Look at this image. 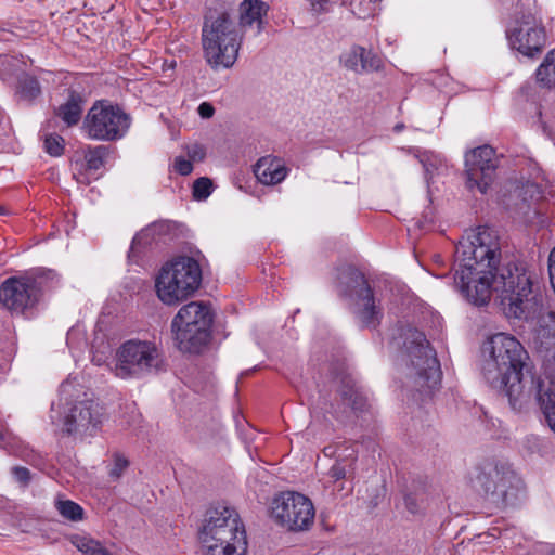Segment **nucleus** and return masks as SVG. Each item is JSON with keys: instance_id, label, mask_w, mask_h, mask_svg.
<instances>
[{"instance_id": "f257e3e1", "label": "nucleus", "mask_w": 555, "mask_h": 555, "mask_svg": "<svg viewBox=\"0 0 555 555\" xmlns=\"http://www.w3.org/2000/svg\"><path fill=\"white\" fill-rule=\"evenodd\" d=\"M455 256L454 284L468 301L476 306L486 305L495 292L508 317H531L535 306L532 296L534 273L522 262L498 269L500 245L493 231L488 228L470 230L459 242Z\"/></svg>"}, {"instance_id": "f03ea898", "label": "nucleus", "mask_w": 555, "mask_h": 555, "mask_svg": "<svg viewBox=\"0 0 555 555\" xmlns=\"http://www.w3.org/2000/svg\"><path fill=\"white\" fill-rule=\"evenodd\" d=\"M481 372L486 382L502 391L514 410L520 409L533 393L537 382L529 369L528 352L513 336L498 333L482 347Z\"/></svg>"}, {"instance_id": "7ed1b4c3", "label": "nucleus", "mask_w": 555, "mask_h": 555, "mask_svg": "<svg viewBox=\"0 0 555 555\" xmlns=\"http://www.w3.org/2000/svg\"><path fill=\"white\" fill-rule=\"evenodd\" d=\"M204 555H246L245 527L234 507L217 505L206 513L198 533Z\"/></svg>"}, {"instance_id": "20e7f679", "label": "nucleus", "mask_w": 555, "mask_h": 555, "mask_svg": "<svg viewBox=\"0 0 555 555\" xmlns=\"http://www.w3.org/2000/svg\"><path fill=\"white\" fill-rule=\"evenodd\" d=\"M245 37L227 11H209L202 28L203 56L212 70L229 69L237 61Z\"/></svg>"}, {"instance_id": "39448f33", "label": "nucleus", "mask_w": 555, "mask_h": 555, "mask_svg": "<svg viewBox=\"0 0 555 555\" xmlns=\"http://www.w3.org/2000/svg\"><path fill=\"white\" fill-rule=\"evenodd\" d=\"M397 346H402L406 357L408 383L421 396H430L439 386L441 370L434 349L425 335L408 326L395 337Z\"/></svg>"}, {"instance_id": "423d86ee", "label": "nucleus", "mask_w": 555, "mask_h": 555, "mask_svg": "<svg viewBox=\"0 0 555 555\" xmlns=\"http://www.w3.org/2000/svg\"><path fill=\"white\" fill-rule=\"evenodd\" d=\"M60 391L66 400L63 433L80 440L94 437L101 430L103 411L93 396L82 389H75L69 382L63 383Z\"/></svg>"}, {"instance_id": "0eeeda50", "label": "nucleus", "mask_w": 555, "mask_h": 555, "mask_svg": "<svg viewBox=\"0 0 555 555\" xmlns=\"http://www.w3.org/2000/svg\"><path fill=\"white\" fill-rule=\"evenodd\" d=\"M202 282V269L192 257L180 256L164 264L156 278L159 300L168 306L178 305L192 296Z\"/></svg>"}, {"instance_id": "6e6552de", "label": "nucleus", "mask_w": 555, "mask_h": 555, "mask_svg": "<svg viewBox=\"0 0 555 555\" xmlns=\"http://www.w3.org/2000/svg\"><path fill=\"white\" fill-rule=\"evenodd\" d=\"M159 347L151 340L128 339L115 351L111 371L122 380L142 379L163 369Z\"/></svg>"}, {"instance_id": "1a4fd4ad", "label": "nucleus", "mask_w": 555, "mask_h": 555, "mask_svg": "<svg viewBox=\"0 0 555 555\" xmlns=\"http://www.w3.org/2000/svg\"><path fill=\"white\" fill-rule=\"evenodd\" d=\"M212 313L202 301H192L180 308L171 321L176 345L182 352L198 353L210 338Z\"/></svg>"}, {"instance_id": "9d476101", "label": "nucleus", "mask_w": 555, "mask_h": 555, "mask_svg": "<svg viewBox=\"0 0 555 555\" xmlns=\"http://www.w3.org/2000/svg\"><path fill=\"white\" fill-rule=\"evenodd\" d=\"M339 293L351 301L353 313L363 326L376 327L379 324L382 309L360 271L351 267L343 269L339 275Z\"/></svg>"}, {"instance_id": "9b49d317", "label": "nucleus", "mask_w": 555, "mask_h": 555, "mask_svg": "<svg viewBox=\"0 0 555 555\" xmlns=\"http://www.w3.org/2000/svg\"><path fill=\"white\" fill-rule=\"evenodd\" d=\"M130 122V116L119 106L98 101L88 111L82 130L91 140L116 141L127 133Z\"/></svg>"}, {"instance_id": "f8f14e48", "label": "nucleus", "mask_w": 555, "mask_h": 555, "mask_svg": "<svg viewBox=\"0 0 555 555\" xmlns=\"http://www.w3.org/2000/svg\"><path fill=\"white\" fill-rule=\"evenodd\" d=\"M314 506L309 498L297 492H283L272 503V517L291 531L308 530L314 520Z\"/></svg>"}, {"instance_id": "ddd939ff", "label": "nucleus", "mask_w": 555, "mask_h": 555, "mask_svg": "<svg viewBox=\"0 0 555 555\" xmlns=\"http://www.w3.org/2000/svg\"><path fill=\"white\" fill-rule=\"evenodd\" d=\"M507 38L511 47L526 56L540 53L546 43L545 29L531 12L517 13Z\"/></svg>"}, {"instance_id": "4468645a", "label": "nucleus", "mask_w": 555, "mask_h": 555, "mask_svg": "<svg viewBox=\"0 0 555 555\" xmlns=\"http://www.w3.org/2000/svg\"><path fill=\"white\" fill-rule=\"evenodd\" d=\"M496 170L495 152L489 145L478 146L465 155L466 185L486 193L494 180Z\"/></svg>"}, {"instance_id": "2eb2a0df", "label": "nucleus", "mask_w": 555, "mask_h": 555, "mask_svg": "<svg viewBox=\"0 0 555 555\" xmlns=\"http://www.w3.org/2000/svg\"><path fill=\"white\" fill-rule=\"evenodd\" d=\"M39 298L36 281L25 278H9L0 286V302L10 311L22 313L31 308Z\"/></svg>"}, {"instance_id": "dca6fc26", "label": "nucleus", "mask_w": 555, "mask_h": 555, "mask_svg": "<svg viewBox=\"0 0 555 555\" xmlns=\"http://www.w3.org/2000/svg\"><path fill=\"white\" fill-rule=\"evenodd\" d=\"M269 5L261 0H243L238 5L237 30L244 37H258L266 27Z\"/></svg>"}, {"instance_id": "f3484780", "label": "nucleus", "mask_w": 555, "mask_h": 555, "mask_svg": "<svg viewBox=\"0 0 555 555\" xmlns=\"http://www.w3.org/2000/svg\"><path fill=\"white\" fill-rule=\"evenodd\" d=\"M339 64L347 70L362 75L377 72L382 68V60L371 50L352 46L339 55Z\"/></svg>"}, {"instance_id": "a211bd4d", "label": "nucleus", "mask_w": 555, "mask_h": 555, "mask_svg": "<svg viewBox=\"0 0 555 555\" xmlns=\"http://www.w3.org/2000/svg\"><path fill=\"white\" fill-rule=\"evenodd\" d=\"M521 488L522 480L509 466V468H505L501 476L500 483L488 486V498L498 505L513 504L518 498Z\"/></svg>"}, {"instance_id": "6ab92c4d", "label": "nucleus", "mask_w": 555, "mask_h": 555, "mask_svg": "<svg viewBox=\"0 0 555 555\" xmlns=\"http://www.w3.org/2000/svg\"><path fill=\"white\" fill-rule=\"evenodd\" d=\"M505 468H509V464L504 462H495L489 461L476 468V474L472 478L473 487L482 491L487 496L489 495V487L491 485L496 486L500 483L501 476L503 475Z\"/></svg>"}, {"instance_id": "aec40b11", "label": "nucleus", "mask_w": 555, "mask_h": 555, "mask_svg": "<svg viewBox=\"0 0 555 555\" xmlns=\"http://www.w3.org/2000/svg\"><path fill=\"white\" fill-rule=\"evenodd\" d=\"M358 461V450L353 446H345L339 449L337 459L327 472L328 478L333 482L341 479L351 478L356 472Z\"/></svg>"}, {"instance_id": "412c9836", "label": "nucleus", "mask_w": 555, "mask_h": 555, "mask_svg": "<svg viewBox=\"0 0 555 555\" xmlns=\"http://www.w3.org/2000/svg\"><path fill=\"white\" fill-rule=\"evenodd\" d=\"M254 173L260 183L274 185L286 178L287 169L281 159L267 156L256 163Z\"/></svg>"}, {"instance_id": "4be33fe9", "label": "nucleus", "mask_w": 555, "mask_h": 555, "mask_svg": "<svg viewBox=\"0 0 555 555\" xmlns=\"http://www.w3.org/2000/svg\"><path fill=\"white\" fill-rule=\"evenodd\" d=\"M537 398L550 428L555 433V380L537 382L533 393Z\"/></svg>"}, {"instance_id": "5701e85b", "label": "nucleus", "mask_w": 555, "mask_h": 555, "mask_svg": "<svg viewBox=\"0 0 555 555\" xmlns=\"http://www.w3.org/2000/svg\"><path fill=\"white\" fill-rule=\"evenodd\" d=\"M83 100L79 93L70 92L66 102L56 109V115L67 125L78 124L82 114Z\"/></svg>"}, {"instance_id": "b1692460", "label": "nucleus", "mask_w": 555, "mask_h": 555, "mask_svg": "<svg viewBox=\"0 0 555 555\" xmlns=\"http://www.w3.org/2000/svg\"><path fill=\"white\" fill-rule=\"evenodd\" d=\"M339 393L343 401L353 411H363L366 408L367 399L356 386V383L352 378L344 377L341 379Z\"/></svg>"}, {"instance_id": "393cba45", "label": "nucleus", "mask_w": 555, "mask_h": 555, "mask_svg": "<svg viewBox=\"0 0 555 555\" xmlns=\"http://www.w3.org/2000/svg\"><path fill=\"white\" fill-rule=\"evenodd\" d=\"M535 79L541 88H555V49L548 51L538 66Z\"/></svg>"}, {"instance_id": "a878e982", "label": "nucleus", "mask_w": 555, "mask_h": 555, "mask_svg": "<svg viewBox=\"0 0 555 555\" xmlns=\"http://www.w3.org/2000/svg\"><path fill=\"white\" fill-rule=\"evenodd\" d=\"M70 542L83 555H114L100 541L87 535H74Z\"/></svg>"}, {"instance_id": "bb28decb", "label": "nucleus", "mask_w": 555, "mask_h": 555, "mask_svg": "<svg viewBox=\"0 0 555 555\" xmlns=\"http://www.w3.org/2000/svg\"><path fill=\"white\" fill-rule=\"evenodd\" d=\"M17 93L25 101H33L41 93L38 80L29 75H22L18 78Z\"/></svg>"}, {"instance_id": "cd10ccee", "label": "nucleus", "mask_w": 555, "mask_h": 555, "mask_svg": "<svg viewBox=\"0 0 555 555\" xmlns=\"http://www.w3.org/2000/svg\"><path fill=\"white\" fill-rule=\"evenodd\" d=\"M55 508L61 516L70 521H80L83 519V508L70 500H57Z\"/></svg>"}, {"instance_id": "c85d7f7f", "label": "nucleus", "mask_w": 555, "mask_h": 555, "mask_svg": "<svg viewBox=\"0 0 555 555\" xmlns=\"http://www.w3.org/2000/svg\"><path fill=\"white\" fill-rule=\"evenodd\" d=\"M108 155V149L103 145L88 147L85 153L87 168L98 170L104 165V159Z\"/></svg>"}, {"instance_id": "c756f323", "label": "nucleus", "mask_w": 555, "mask_h": 555, "mask_svg": "<svg viewBox=\"0 0 555 555\" xmlns=\"http://www.w3.org/2000/svg\"><path fill=\"white\" fill-rule=\"evenodd\" d=\"M540 333L543 337L550 339L553 346V358L555 360V312L547 311L542 313L539 318Z\"/></svg>"}, {"instance_id": "7c9ffc66", "label": "nucleus", "mask_w": 555, "mask_h": 555, "mask_svg": "<svg viewBox=\"0 0 555 555\" xmlns=\"http://www.w3.org/2000/svg\"><path fill=\"white\" fill-rule=\"evenodd\" d=\"M212 189V182L210 179L203 177L195 180L193 184V196L197 201L206 199Z\"/></svg>"}, {"instance_id": "2f4dec72", "label": "nucleus", "mask_w": 555, "mask_h": 555, "mask_svg": "<svg viewBox=\"0 0 555 555\" xmlns=\"http://www.w3.org/2000/svg\"><path fill=\"white\" fill-rule=\"evenodd\" d=\"M44 150L51 156H60L64 150V139L57 134L47 135L44 140Z\"/></svg>"}, {"instance_id": "473e14b6", "label": "nucleus", "mask_w": 555, "mask_h": 555, "mask_svg": "<svg viewBox=\"0 0 555 555\" xmlns=\"http://www.w3.org/2000/svg\"><path fill=\"white\" fill-rule=\"evenodd\" d=\"M424 170H425V177L427 183H429V180L431 179L434 171L438 170L440 166H442V162L438 156H428L424 155L421 159Z\"/></svg>"}, {"instance_id": "72a5a7b5", "label": "nucleus", "mask_w": 555, "mask_h": 555, "mask_svg": "<svg viewBox=\"0 0 555 555\" xmlns=\"http://www.w3.org/2000/svg\"><path fill=\"white\" fill-rule=\"evenodd\" d=\"M128 465L129 462L126 457L119 454L115 455L114 464L109 470V476L114 478H119L124 474Z\"/></svg>"}, {"instance_id": "f704fd0d", "label": "nucleus", "mask_w": 555, "mask_h": 555, "mask_svg": "<svg viewBox=\"0 0 555 555\" xmlns=\"http://www.w3.org/2000/svg\"><path fill=\"white\" fill-rule=\"evenodd\" d=\"M175 169L182 176H186L192 172L193 165L190 159H185L183 157H177L175 159Z\"/></svg>"}, {"instance_id": "c9c22d12", "label": "nucleus", "mask_w": 555, "mask_h": 555, "mask_svg": "<svg viewBox=\"0 0 555 555\" xmlns=\"http://www.w3.org/2000/svg\"><path fill=\"white\" fill-rule=\"evenodd\" d=\"M12 474L16 481H18L22 486H27L30 481V472L25 467H13Z\"/></svg>"}, {"instance_id": "e433bc0d", "label": "nucleus", "mask_w": 555, "mask_h": 555, "mask_svg": "<svg viewBox=\"0 0 555 555\" xmlns=\"http://www.w3.org/2000/svg\"><path fill=\"white\" fill-rule=\"evenodd\" d=\"M205 149L199 144H193L188 147V156L190 160L201 162L205 157Z\"/></svg>"}, {"instance_id": "4c0bfd02", "label": "nucleus", "mask_w": 555, "mask_h": 555, "mask_svg": "<svg viewBox=\"0 0 555 555\" xmlns=\"http://www.w3.org/2000/svg\"><path fill=\"white\" fill-rule=\"evenodd\" d=\"M310 9L315 14L324 13L331 5V0H308Z\"/></svg>"}, {"instance_id": "58836bf2", "label": "nucleus", "mask_w": 555, "mask_h": 555, "mask_svg": "<svg viewBox=\"0 0 555 555\" xmlns=\"http://www.w3.org/2000/svg\"><path fill=\"white\" fill-rule=\"evenodd\" d=\"M404 503H405V507L408 508V511L412 514H416L421 511L418 500L413 494L405 495Z\"/></svg>"}, {"instance_id": "ea45409f", "label": "nucleus", "mask_w": 555, "mask_h": 555, "mask_svg": "<svg viewBox=\"0 0 555 555\" xmlns=\"http://www.w3.org/2000/svg\"><path fill=\"white\" fill-rule=\"evenodd\" d=\"M197 112H198V115L202 118L208 119V118H211L214 116L215 108H214V106L210 103L203 102V103L199 104V106L197 108Z\"/></svg>"}, {"instance_id": "a19ab883", "label": "nucleus", "mask_w": 555, "mask_h": 555, "mask_svg": "<svg viewBox=\"0 0 555 555\" xmlns=\"http://www.w3.org/2000/svg\"><path fill=\"white\" fill-rule=\"evenodd\" d=\"M555 272V247L552 249L548 256V274Z\"/></svg>"}, {"instance_id": "79ce46f5", "label": "nucleus", "mask_w": 555, "mask_h": 555, "mask_svg": "<svg viewBox=\"0 0 555 555\" xmlns=\"http://www.w3.org/2000/svg\"><path fill=\"white\" fill-rule=\"evenodd\" d=\"M434 260H435L436 263H439V264L443 263V259H442V257L440 255H436L434 257Z\"/></svg>"}, {"instance_id": "37998d69", "label": "nucleus", "mask_w": 555, "mask_h": 555, "mask_svg": "<svg viewBox=\"0 0 555 555\" xmlns=\"http://www.w3.org/2000/svg\"><path fill=\"white\" fill-rule=\"evenodd\" d=\"M402 128H403V125H397V126L395 127V130H396V131H400Z\"/></svg>"}, {"instance_id": "c03bdc74", "label": "nucleus", "mask_w": 555, "mask_h": 555, "mask_svg": "<svg viewBox=\"0 0 555 555\" xmlns=\"http://www.w3.org/2000/svg\"><path fill=\"white\" fill-rule=\"evenodd\" d=\"M4 440V434L0 430V442Z\"/></svg>"}, {"instance_id": "a18cd8bd", "label": "nucleus", "mask_w": 555, "mask_h": 555, "mask_svg": "<svg viewBox=\"0 0 555 555\" xmlns=\"http://www.w3.org/2000/svg\"><path fill=\"white\" fill-rule=\"evenodd\" d=\"M328 450H330V448H325V449H324V453H325V455H328Z\"/></svg>"}, {"instance_id": "49530a36", "label": "nucleus", "mask_w": 555, "mask_h": 555, "mask_svg": "<svg viewBox=\"0 0 555 555\" xmlns=\"http://www.w3.org/2000/svg\"><path fill=\"white\" fill-rule=\"evenodd\" d=\"M437 278H442L444 274H435Z\"/></svg>"}, {"instance_id": "de8ad7c7", "label": "nucleus", "mask_w": 555, "mask_h": 555, "mask_svg": "<svg viewBox=\"0 0 555 555\" xmlns=\"http://www.w3.org/2000/svg\"><path fill=\"white\" fill-rule=\"evenodd\" d=\"M551 555H555V548L551 551Z\"/></svg>"}]
</instances>
